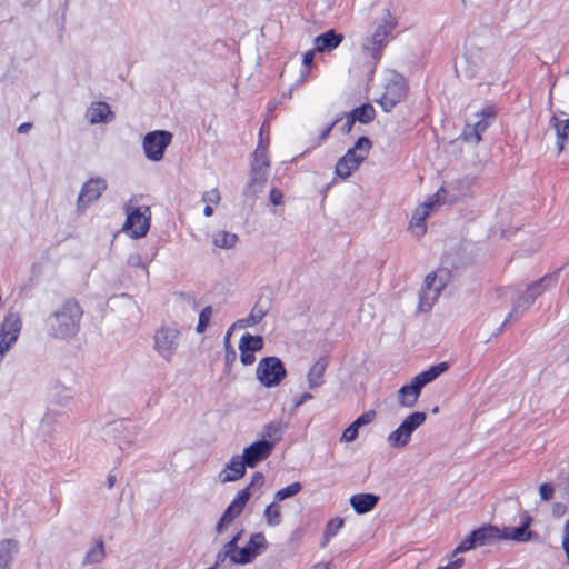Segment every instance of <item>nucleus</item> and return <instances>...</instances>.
<instances>
[{
    "mask_svg": "<svg viewBox=\"0 0 569 569\" xmlns=\"http://www.w3.org/2000/svg\"><path fill=\"white\" fill-rule=\"evenodd\" d=\"M82 309L76 300L64 301L48 318L50 335L58 339H70L79 330Z\"/></svg>",
    "mask_w": 569,
    "mask_h": 569,
    "instance_id": "nucleus-1",
    "label": "nucleus"
},
{
    "mask_svg": "<svg viewBox=\"0 0 569 569\" xmlns=\"http://www.w3.org/2000/svg\"><path fill=\"white\" fill-rule=\"evenodd\" d=\"M448 370L447 362H440L430 367L428 370L415 376L408 385L398 390L397 401L400 407L412 408L421 393L422 388L436 380L440 375Z\"/></svg>",
    "mask_w": 569,
    "mask_h": 569,
    "instance_id": "nucleus-2",
    "label": "nucleus"
},
{
    "mask_svg": "<svg viewBox=\"0 0 569 569\" xmlns=\"http://www.w3.org/2000/svg\"><path fill=\"white\" fill-rule=\"evenodd\" d=\"M452 279V273L448 268L439 267L428 273L423 280L419 293V310L428 312L438 300L441 291Z\"/></svg>",
    "mask_w": 569,
    "mask_h": 569,
    "instance_id": "nucleus-3",
    "label": "nucleus"
},
{
    "mask_svg": "<svg viewBox=\"0 0 569 569\" xmlns=\"http://www.w3.org/2000/svg\"><path fill=\"white\" fill-rule=\"evenodd\" d=\"M371 147L372 143L369 138L360 137L353 147L347 150V152L337 161L335 167L336 174L341 179L349 178L367 159Z\"/></svg>",
    "mask_w": 569,
    "mask_h": 569,
    "instance_id": "nucleus-4",
    "label": "nucleus"
},
{
    "mask_svg": "<svg viewBox=\"0 0 569 569\" xmlns=\"http://www.w3.org/2000/svg\"><path fill=\"white\" fill-rule=\"evenodd\" d=\"M556 277L552 274L545 276L532 282L528 288L519 295L515 301L511 311L508 313L503 326L518 319L525 311L540 297L550 286L555 284Z\"/></svg>",
    "mask_w": 569,
    "mask_h": 569,
    "instance_id": "nucleus-5",
    "label": "nucleus"
},
{
    "mask_svg": "<svg viewBox=\"0 0 569 569\" xmlns=\"http://www.w3.org/2000/svg\"><path fill=\"white\" fill-rule=\"evenodd\" d=\"M397 21L386 11L380 23L375 28L373 32L363 40L362 51L373 60H378L381 49L386 46L387 38L396 28Z\"/></svg>",
    "mask_w": 569,
    "mask_h": 569,
    "instance_id": "nucleus-6",
    "label": "nucleus"
},
{
    "mask_svg": "<svg viewBox=\"0 0 569 569\" xmlns=\"http://www.w3.org/2000/svg\"><path fill=\"white\" fill-rule=\"evenodd\" d=\"M427 420L422 411H415L408 415L402 422L387 437V443L392 449H402L411 441L412 433Z\"/></svg>",
    "mask_w": 569,
    "mask_h": 569,
    "instance_id": "nucleus-7",
    "label": "nucleus"
},
{
    "mask_svg": "<svg viewBox=\"0 0 569 569\" xmlns=\"http://www.w3.org/2000/svg\"><path fill=\"white\" fill-rule=\"evenodd\" d=\"M442 191L441 188L413 210L408 230L416 239H420L426 233V220L440 208L443 201L441 198Z\"/></svg>",
    "mask_w": 569,
    "mask_h": 569,
    "instance_id": "nucleus-8",
    "label": "nucleus"
},
{
    "mask_svg": "<svg viewBox=\"0 0 569 569\" xmlns=\"http://www.w3.org/2000/svg\"><path fill=\"white\" fill-rule=\"evenodd\" d=\"M283 362L277 357L262 358L256 368V378L264 388H274L286 378Z\"/></svg>",
    "mask_w": 569,
    "mask_h": 569,
    "instance_id": "nucleus-9",
    "label": "nucleus"
},
{
    "mask_svg": "<svg viewBox=\"0 0 569 569\" xmlns=\"http://www.w3.org/2000/svg\"><path fill=\"white\" fill-rule=\"evenodd\" d=\"M127 219L122 230L131 238L138 239L147 234L150 227V209L149 207L136 208L131 203L126 204Z\"/></svg>",
    "mask_w": 569,
    "mask_h": 569,
    "instance_id": "nucleus-10",
    "label": "nucleus"
},
{
    "mask_svg": "<svg viewBox=\"0 0 569 569\" xmlns=\"http://www.w3.org/2000/svg\"><path fill=\"white\" fill-rule=\"evenodd\" d=\"M180 345V331L174 327L162 326L153 335V348L166 362H171Z\"/></svg>",
    "mask_w": 569,
    "mask_h": 569,
    "instance_id": "nucleus-11",
    "label": "nucleus"
},
{
    "mask_svg": "<svg viewBox=\"0 0 569 569\" xmlns=\"http://www.w3.org/2000/svg\"><path fill=\"white\" fill-rule=\"evenodd\" d=\"M172 133L164 130L148 132L142 140V148L148 160L158 162L162 160L164 150L171 143Z\"/></svg>",
    "mask_w": 569,
    "mask_h": 569,
    "instance_id": "nucleus-12",
    "label": "nucleus"
},
{
    "mask_svg": "<svg viewBox=\"0 0 569 569\" xmlns=\"http://www.w3.org/2000/svg\"><path fill=\"white\" fill-rule=\"evenodd\" d=\"M383 88V93L378 102L385 111L389 112L397 103L405 99L407 84L401 76L392 73Z\"/></svg>",
    "mask_w": 569,
    "mask_h": 569,
    "instance_id": "nucleus-13",
    "label": "nucleus"
},
{
    "mask_svg": "<svg viewBox=\"0 0 569 569\" xmlns=\"http://www.w3.org/2000/svg\"><path fill=\"white\" fill-rule=\"evenodd\" d=\"M268 172L269 158L267 148L259 143L253 153L251 178L249 183V188H251L253 192H257L262 188L263 183L267 181Z\"/></svg>",
    "mask_w": 569,
    "mask_h": 569,
    "instance_id": "nucleus-14",
    "label": "nucleus"
},
{
    "mask_svg": "<svg viewBox=\"0 0 569 569\" xmlns=\"http://www.w3.org/2000/svg\"><path fill=\"white\" fill-rule=\"evenodd\" d=\"M495 117L496 109L492 106L483 108L476 114V121L467 126L463 132L465 139L476 144L479 143L481 134L487 130Z\"/></svg>",
    "mask_w": 569,
    "mask_h": 569,
    "instance_id": "nucleus-15",
    "label": "nucleus"
},
{
    "mask_svg": "<svg viewBox=\"0 0 569 569\" xmlns=\"http://www.w3.org/2000/svg\"><path fill=\"white\" fill-rule=\"evenodd\" d=\"M277 442L274 440H259L244 448L241 458L249 468H254L259 462L266 460L272 452Z\"/></svg>",
    "mask_w": 569,
    "mask_h": 569,
    "instance_id": "nucleus-16",
    "label": "nucleus"
},
{
    "mask_svg": "<svg viewBox=\"0 0 569 569\" xmlns=\"http://www.w3.org/2000/svg\"><path fill=\"white\" fill-rule=\"evenodd\" d=\"M250 498L249 488L240 490L232 502L224 510L222 517L217 523V533H222L224 529L241 513Z\"/></svg>",
    "mask_w": 569,
    "mask_h": 569,
    "instance_id": "nucleus-17",
    "label": "nucleus"
},
{
    "mask_svg": "<svg viewBox=\"0 0 569 569\" xmlns=\"http://www.w3.org/2000/svg\"><path fill=\"white\" fill-rule=\"evenodd\" d=\"M107 183L101 178H93L88 180L81 188L77 199V210L84 211L86 208L98 200L101 193L106 190Z\"/></svg>",
    "mask_w": 569,
    "mask_h": 569,
    "instance_id": "nucleus-18",
    "label": "nucleus"
},
{
    "mask_svg": "<svg viewBox=\"0 0 569 569\" xmlns=\"http://www.w3.org/2000/svg\"><path fill=\"white\" fill-rule=\"evenodd\" d=\"M266 549L267 541L264 536L261 532L253 533L247 546L238 550L237 565H247L252 562Z\"/></svg>",
    "mask_w": 569,
    "mask_h": 569,
    "instance_id": "nucleus-19",
    "label": "nucleus"
},
{
    "mask_svg": "<svg viewBox=\"0 0 569 569\" xmlns=\"http://www.w3.org/2000/svg\"><path fill=\"white\" fill-rule=\"evenodd\" d=\"M246 463L241 456H233L226 467L219 472L218 481L228 483L241 479L246 473Z\"/></svg>",
    "mask_w": 569,
    "mask_h": 569,
    "instance_id": "nucleus-20",
    "label": "nucleus"
},
{
    "mask_svg": "<svg viewBox=\"0 0 569 569\" xmlns=\"http://www.w3.org/2000/svg\"><path fill=\"white\" fill-rule=\"evenodd\" d=\"M106 558L107 552L104 541L102 538H96L86 550L81 561V566L83 568L97 566L102 563Z\"/></svg>",
    "mask_w": 569,
    "mask_h": 569,
    "instance_id": "nucleus-21",
    "label": "nucleus"
},
{
    "mask_svg": "<svg viewBox=\"0 0 569 569\" xmlns=\"http://www.w3.org/2000/svg\"><path fill=\"white\" fill-rule=\"evenodd\" d=\"M86 117L91 124H98L112 121L114 114L108 103L98 101L90 104L86 112Z\"/></svg>",
    "mask_w": 569,
    "mask_h": 569,
    "instance_id": "nucleus-22",
    "label": "nucleus"
},
{
    "mask_svg": "<svg viewBox=\"0 0 569 569\" xmlns=\"http://www.w3.org/2000/svg\"><path fill=\"white\" fill-rule=\"evenodd\" d=\"M328 368V359L322 357L316 360L307 372L308 388L318 389L325 383V372Z\"/></svg>",
    "mask_w": 569,
    "mask_h": 569,
    "instance_id": "nucleus-23",
    "label": "nucleus"
},
{
    "mask_svg": "<svg viewBox=\"0 0 569 569\" xmlns=\"http://www.w3.org/2000/svg\"><path fill=\"white\" fill-rule=\"evenodd\" d=\"M20 549L19 541L12 538L0 540V569H11Z\"/></svg>",
    "mask_w": 569,
    "mask_h": 569,
    "instance_id": "nucleus-24",
    "label": "nucleus"
},
{
    "mask_svg": "<svg viewBox=\"0 0 569 569\" xmlns=\"http://www.w3.org/2000/svg\"><path fill=\"white\" fill-rule=\"evenodd\" d=\"M531 522V517L526 515L525 522L518 528L502 527L500 528L501 539L513 540L518 542L529 541L531 539V531L528 527Z\"/></svg>",
    "mask_w": 569,
    "mask_h": 569,
    "instance_id": "nucleus-25",
    "label": "nucleus"
},
{
    "mask_svg": "<svg viewBox=\"0 0 569 569\" xmlns=\"http://www.w3.org/2000/svg\"><path fill=\"white\" fill-rule=\"evenodd\" d=\"M379 496L373 493H357L349 499L350 506L358 515L371 511L378 503Z\"/></svg>",
    "mask_w": 569,
    "mask_h": 569,
    "instance_id": "nucleus-26",
    "label": "nucleus"
},
{
    "mask_svg": "<svg viewBox=\"0 0 569 569\" xmlns=\"http://www.w3.org/2000/svg\"><path fill=\"white\" fill-rule=\"evenodd\" d=\"M561 112H553L549 119V126L555 130L557 137V146L559 152L565 148V142L569 137V118L560 120L559 114Z\"/></svg>",
    "mask_w": 569,
    "mask_h": 569,
    "instance_id": "nucleus-27",
    "label": "nucleus"
},
{
    "mask_svg": "<svg viewBox=\"0 0 569 569\" xmlns=\"http://www.w3.org/2000/svg\"><path fill=\"white\" fill-rule=\"evenodd\" d=\"M342 39V34L336 33L335 30H328L315 39V50L318 52H329L336 49Z\"/></svg>",
    "mask_w": 569,
    "mask_h": 569,
    "instance_id": "nucleus-28",
    "label": "nucleus"
},
{
    "mask_svg": "<svg viewBox=\"0 0 569 569\" xmlns=\"http://www.w3.org/2000/svg\"><path fill=\"white\" fill-rule=\"evenodd\" d=\"M470 535L473 538L476 547L486 546L491 543L496 539H501L500 528L496 526L481 527L477 530H473Z\"/></svg>",
    "mask_w": 569,
    "mask_h": 569,
    "instance_id": "nucleus-29",
    "label": "nucleus"
},
{
    "mask_svg": "<svg viewBox=\"0 0 569 569\" xmlns=\"http://www.w3.org/2000/svg\"><path fill=\"white\" fill-rule=\"evenodd\" d=\"M212 244L222 250H231L236 247L239 238L234 232L217 230L211 236Z\"/></svg>",
    "mask_w": 569,
    "mask_h": 569,
    "instance_id": "nucleus-30",
    "label": "nucleus"
},
{
    "mask_svg": "<svg viewBox=\"0 0 569 569\" xmlns=\"http://www.w3.org/2000/svg\"><path fill=\"white\" fill-rule=\"evenodd\" d=\"M356 121L369 123L375 119L376 112L371 104H362L349 113Z\"/></svg>",
    "mask_w": 569,
    "mask_h": 569,
    "instance_id": "nucleus-31",
    "label": "nucleus"
},
{
    "mask_svg": "<svg viewBox=\"0 0 569 569\" xmlns=\"http://www.w3.org/2000/svg\"><path fill=\"white\" fill-rule=\"evenodd\" d=\"M239 346L248 349L249 351H260L263 348V339L261 336H252L244 333L239 341Z\"/></svg>",
    "mask_w": 569,
    "mask_h": 569,
    "instance_id": "nucleus-32",
    "label": "nucleus"
},
{
    "mask_svg": "<svg viewBox=\"0 0 569 569\" xmlns=\"http://www.w3.org/2000/svg\"><path fill=\"white\" fill-rule=\"evenodd\" d=\"M263 516L266 518V522L270 527H276L281 522V509L277 505V501H273L264 509Z\"/></svg>",
    "mask_w": 569,
    "mask_h": 569,
    "instance_id": "nucleus-33",
    "label": "nucleus"
},
{
    "mask_svg": "<svg viewBox=\"0 0 569 569\" xmlns=\"http://www.w3.org/2000/svg\"><path fill=\"white\" fill-rule=\"evenodd\" d=\"M264 316L266 311L262 308L254 307L248 317L238 320L237 323L240 328L251 327L259 323Z\"/></svg>",
    "mask_w": 569,
    "mask_h": 569,
    "instance_id": "nucleus-34",
    "label": "nucleus"
},
{
    "mask_svg": "<svg viewBox=\"0 0 569 569\" xmlns=\"http://www.w3.org/2000/svg\"><path fill=\"white\" fill-rule=\"evenodd\" d=\"M242 532H243V530H240L230 541L224 543L221 549V551H223L224 556H227L229 558V560L236 565H237V559H238L237 553L239 550L237 548V543H238L239 539L241 538Z\"/></svg>",
    "mask_w": 569,
    "mask_h": 569,
    "instance_id": "nucleus-35",
    "label": "nucleus"
},
{
    "mask_svg": "<svg viewBox=\"0 0 569 569\" xmlns=\"http://www.w3.org/2000/svg\"><path fill=\"white\" fill-rule=\"evenodd\" d=\"M342 526H343V519H341V518L332 519L327 523L325 532H323V541L321 543L322 547H325L328 543V541L330 540L331 537H333L338 533V531L342 528Z\"/></svg>",
    "mask_w": 569,
    "mask_h": 569,
    "instance_id": "nucleus-36",
    "label": "nucleus"
},
{
    "mask_svg": "<svg viewBox=\"0 0 569 569\" xmlns=\"http://www.w3.org/2000/svg\"><path fill=\"white\" fill-rule=\"evenodd\" d=\"M301 490L300 482H292L291 485L278 490L274 493V501H282L298 495Z\"/></svg>",
    "mask_w": 569,
    "mask_h": 569,
    "instance_id": "nucleus-37",
    "label": "nucleus"
},
{
    "mask_svg": "<svg viewBox=\"0 0 569 569\" xmlns=\"http://www.w3.org/2000/svg\"><path fill=\"white\" fill-rule=\"evenodd\" d=\"M212 312H213V309H212L211 306H207L206 308H203L201 310V312L199 315L198 326L196 328V331L198 333H202V332L206 331L207 327L210 323V319H211Z\"/></svg>",
    "mask_w": 569,
    "mask_h": 569,
    "instance_id": "nucleus-38",
    "label": "nucleus"
},
{
    "mask_svg": "<svg viewBox=\"0 0 569 569\" xmlns=\"http://www.w3.org/2000/svg\"><path fill=\"white\" fill-rule=\"evenodd\" d=\"M476 547V543L473 541V538L471 535L466 537L453 550L452 557H455L458 553L467 552Z\"/></svg>",
    "mask_w": 569,
    "mask_h": 569,
    "instance_id": "nucleus-39",
    "label": "nucleus"
},
{
    "mask_svg": "<svg viewBox=\"0 0 569 569\" xmlns=\"http://www.w3.org/2000/svg\"><path fill=\"white\" fill-rule=\"evenodd\" d=\"M376 418V411L373 410H369V411H366L363 412L362 415H360L355 421L353 423L358 427V428H361L363 426H367L369 423H371Z\"/></svg>",
    "mask_w": 569,
    "mask_h": 569,
    "instance_id": "nucleus-40",
    "label": "nucleus"
},
{
    "mask_svg": "<svg viewBox=\"0 0 569 569\" xmlns=\"http://www.w3.org/2000/svg\"><path fill=\"white\" fill-rule=\"evenodd\" d=\"M359 428L352 422L348 428H346L341 436V441L352 442L358 437Z\"/></svg>",
    "mask_w": 569,
    "mask_h": 569,
    "instance_id": "nucleus-41",
    "label": "nucleus"
},
{
    "mask_svg": "<svg viewBox=\"0 0 569 569\" xmlns=\"http://www.w3.org/2000/svg\"><path fill=\"white\" fill-rule=\"evenodd\" d=\"M202 201L207 204L217 206L220 201V193L217 189L206 191L202 194Z\"/></svg>",
    "mask_w": 569,
    "mask_h": 569,
    "instance_id": "nucleus-42",
    "label": "nucleus"
},
{
    "mask_svg": "<svg viewBox=\"0 0 569 569\" xmlns=\"http://www.w3.org/2000/svg\"><path fill=\"white\" fill-rule=\"evenodd\" d=\"M240 361L243 366H251L256 361L254 352L239 346Z\"/></svg>",
    "mask_w": 569,
    "mask_h": 569,
    "instance_id": "nucleus-43",
    "label": "nucleus"
},
{
    "mask_svg": "<svg viewBox=\"0 0 569 569\" xmlns=\"http://www.w3.org/2000/svg\"><path fill=\"white\" fill-rule=\"evenodd\" d=\"M539 493L543 501H549L553 498L555 488L550 483H542L539 487Z\"/></svg>",
    "mask_w": 569,
    "mask_h": 569,
    "instance_id": "nucleus-44",
    "label": "nucleus"
},
{
    "mask_svg": "<svg viewBox=\"0 0 569 569\" xmlns=\"http://www.w3.org/2000/svg\"><path fill=\"white\" fill-rule=\"evenodd\" d=\"M562 548L565 550L567 562L569 565V521H567L563 527Z\"/></svg>",
    "mask_w": 569,
    "mask_h": 569,
    "instance_id": "nucleus-45",
    "label": "nucleus"
},
{
    "mask_svg": "<svg viewBox=\"0 0 569 569\" xmlns=\"http://www.w3.org/2000/svg\"><path fill=\"white\" fill-rule=\"evenodd\" d=\"M264 482V477L261 472H256L253 476H252V479H251V482L249 483V486L247 488H249V490L251 488H261L262 485Z\"/></svg>",
    "mask_w": 569,
    "mask_h": 569,
    "instance_id": "nucleus-46",
    "label": "nucleus"
},
{
    "mask_svg": "<svg viewBox=\"0 0 569 569\" xmlns=\"http://www.w3.org/2000/svg\"><path fill=\"white\" fill-rule=\"evenodd\" d=\"M270 201L272 204L274 206H280L283 203V194L280 190L278 189H272L270 191Z\"/></svg>",
    "mask_w": 569,
    "mask_h": 569,
    "instance_id": "nucleus-47",
    "label": "nucleus"
},
{
    "mask_svg": "<svg viewBox=\"0 0 569 569\" xmlns=\"http://www.w3.org/2000/svg\"><path fill=\"white\" fill-rule=\"evenodd\" d=\"M266 435L271 438V440L277 439V441L281 438L280 429L276 426H268Z\"/></svg>",
    "mask_w": 569,
    "mask_h": 569,
    "instance_id": "nucleus-48",
    "label": "nucleus"
},
{
    "mask_svg": "<svg viewBox=\"0 0 569 569\" xmlns=\"http://www.w3.org/2000/svg\"><path fill=\"white\" fill-rule=\"evenodd\" d=\"M465 563L463 558H457L450 561L447 566L439 567L438 569H460Z\"/></svg>",
    "mask_w": 569,
    "mask_h": 569,
    "instance_id": "nucleus-49",
    "label": "nucleus"
},
{
    "mask_svg": "<svg viewBox=\"0 0 569 569\" xmlns=\"http://www.w3.org/2000/svg\"><path fill=\"white\" fill-rule=\"evenodd\" d=\"M316 51H317V50L312 49V50L307 51V52L303 54L302 63H303V66H305V67H307V68H308V67H310V66H311V63H312V61H313V59H315V52H316Z\"/></svg>",
    "mask_w": 569,
    "mask_h": 569,
    "instance_id": "nucleus-50",
    "label": "nucleus"
},
{
    "mask_svg": "<svg viewBox=\"0 0 569 569\" xmlns=\"http://www.w3.org/2000/svg\"><path fill=\"white\" fill-rule=\"evenodd\" d=\"M128 263L132 267H142L147 270L146 264L142 262L141 257L138 254L130 257Z\"/></svg>",
    "mask_w": 569,
    "mask_h": 569,
    "instance_id": "nucleus-51",
    "label": "nucleus"
},
{
    "mask_svg": "<svg viewBox=\"0 0 569 569\" xmlns=\"http://www.w3.org/2000/svg\"><path fill=\"white\" fill-rule=\"evenodd\" d=\"M239 327L237 322H234L226 332V336H224V339H223V342H224V346H226V349H229L231 347L230 345V338H231V335H232V331L234 330V328Z\"/></svg>",
    "mask_w": 569,
    "mask_h": 569,
    "instance_id": "nucleus-52",
    "label": "nucleus"
},
{
    "mask_svg": "<svg viewBox=\"0 0 569 569\" xmlns=\"http://www.w3.org/2000/svg\"><path fill=\"white\" fill-rule=\"evenodd\" d=\"M312 399V395L309 393V392H303L300 395L299 399L297 400L295 407H300L302 406L303 403H306L307 401L311 400Z\"/></svg>",
    "mask_w": 569,
    "mask_h": 569,
    "instance_id": "nucleus-53",
    "label": "nucleus"
},
{
    "mask_svg": "<svg viewBox=\"0 0 569 569\" xmlns=\"http://www.w3.org/2000/svg\"><path fill=\"white\" fill-rule=\"evenodd\" d=\"M356 120L350 114H347V119L345 124L342 126V130L348 133L351 130Z\"/></svg>",
    "mask_w": 569,
    "mask_h": 569,
    "instance_id": "nucleus-54",
    "label": "nucleus"
},
{
    "mask_svg": "<svg viewBox=\"0 0 569 569\" xmlns=\"http://www.w3.org/2000/svg\"><path fill=\"white\" fill-rule=\"evenodd\" d=\"M541 240L540 239H533L532 241V244L530 246V248L527 250L528 253H533V252H537L540 248H541Z\"/></svg>",
    "mask_w": 569,
    "mask_h": 569,
    "instance_id": "nucleus-55",
    "label": "nucleus"
},
{
    "mask_svg": "<svg viewBox=\"0 0 569 569\" xmlns=\"http://www.w3.org/2000/svg\"><path fill=\"white\" fill-rule=\"evenodd\" d=\"M226 559H229L227 556H224L223 551H219L216 556V563L214 566H219L221 565L222 562L226 561Z\"/></svg>",
    "mask_w": 569,
    "mask_h": 569,
    "instance_id": "nucleus-56",
    "label": "nucleus"
},
{
    "mask_svg": "<svg viewBox=\"0 0 569 569\" xmlns=\"http://www.w3.org/2000/svg\"><path fill=\"white\" fill-rule=\"evenodd\" d=\"M234 359H236V351L232 349V347H230L229 349H227L226 361L231 362Z\"/></svg>",
    "mask_w": 569,
    "mask_h": 569,
    "instance_id": "nucleus-57",
    "label": "nucleus"
},
{
    "mask_svg": "<svg viewBox=\"0 0 569 569\" xmlns=\"http://www.w3.org/2000/svg\"><path fill=\"white\" fill-rule=\"evenodd\" d=\"M31 127H32V126H31V123H29V122H24V123H22V124H20V126L18 127V132H19V133H27V132H29V130L31 129Z\"/></svg>",
    "mask_w": 569,
    "mask_h": 569,
    "instance_id": "nucleus-58",
    "label": "nucleus"
},
{
    "mask_svg": "<svg viewBox=\"0 0 569 569\" xmlns=\"http://www.w3.org/2000/svg\"><path fill=\"white\" fill-rule=\"evenodd\" d=\"M336 123H337V121H333L330 126H328V127L323 130V132L321 133V137H320V138H321V139H326V138L329 136L330 131L332 130V128H333V126H335Z\"/></svg>",
    "mask_w": 569,
    "mask_h": 569,
    "instance_id": "nucleus-59",
    "label": "nucleus"
},
{
    "mask_svg": "<svg viewBox=\"0 0 569 569\" xmlns=\"http://www.w3.org/2000/svg\"><path fill=\"white\" fill-rule=\"evenodd\" d=\"M203 214L206 217H211L213 214V206L212 204H207L206 203V207L203 209Z\"/></svg>",
    "mask_w": 569,
    "mask_h": 569,
    "instance_id": "nucleus-60",
    "label": "nucleus"
},
{
    "mask_svg": "<svg viewBox=\"0 0 569 569\" xmlns=\"http://www.w3.org/2000/svg\"><path fill=\"white\" fill-rule=\"evenodd\" d=\"M107 481H108V487L112 488L114 482H116V476L109 475L108 478H107Z\"/></svg>",
    "mask_w": 569,
    "mask_h": 569,
    "instance_id": "nucleus-61",
    "label": "nucleus"
},
{
    "mask_svg": "<svg viewBox=\"0 0 569 569\" xmlns=\"http://www.w3.org/2000/svg\"><path fill=\"white\" fill-rule=\"evenodd\" d=\"M313 569H329L328 563H317Z\"/></svg>",
    "mask_w": 569,
    "mask_h": 569,
    "instance_id": "nucleus-62",
    "label": "nucleus"
},
{
    "mask_svg": "<svg viewBox=\"0 0 569 569\" xmlns=\"http://www.w3.org/2000/svg\"><path fill=\"white\" fill-rule=\"evenodd\" d=\"M549 99H550V101H549V109L551 110V107H552L551 94L549 96Z\"/></svg>",
    "mask_w": 569,
    "mask_h": 569,
    "instance_id": "nucleus-63",
    "label": "nucleus"
},
{
    "mask_svg": "<svg viewBox=\"0 0 569 569\" xmlns=\"http://www.w3.org/2000/svg\"><path fill=\"white\" fill-rule=\"evenodd\" d=\"M216 568H217V566H212V567H209L207 569H216Z\"/></svg>",
    "mask_w": 569,
    "mask_h": 569,
    "instance_id": "nucleus-64",
    "label": "nucleus"
}]
</instances>
